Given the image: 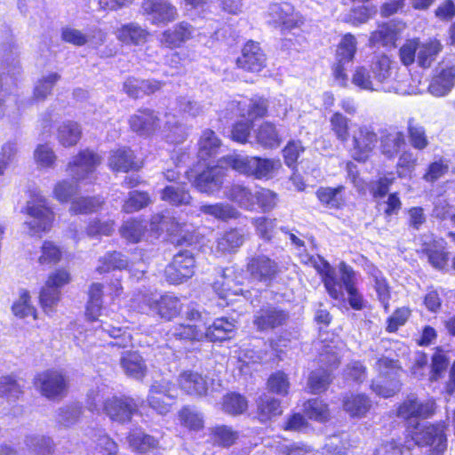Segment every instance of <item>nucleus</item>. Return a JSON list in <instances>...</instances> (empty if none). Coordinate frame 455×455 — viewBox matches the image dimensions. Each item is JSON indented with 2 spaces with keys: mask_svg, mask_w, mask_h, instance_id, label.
Returning <instances> with one entry per match:
<instances>
[{
  "mask_svg": "<svg viewBox=\"0 0 455 455\" xmlns=\"http://www.w3.org/2000/svg\"><path fill=\"white\" fill-rule=\"evenodd\" d=\"M180 387L188 395L202 396L206 395L210 380L202 374L186 371L179 376Z\"/></svg>",
  "mask_w": 455,
  "mask_h": 455,
  "instance_id": "4be33fe9",
  "label": "nucleus"
},
{
  "mask_svg": "<svg viewBox=\"0 0 455 455\" xmlns=\"http://www.w3.org/2000/svg\"><path fill=\"white\" fill-rule=\"evenodd\" d=\"M356 52L355 37L350 34L344 36L338 45L336 52V62L332 68L334 81L341 87H347L348 76L347 70L351 67L354 56Z\"/></svg>",
  "mask_w": 455,
  "mask_h": 455,
  "instance_id": "20e7f679",
  "label": "nucleus"
},
{
  "mask_svg": "<svg viewBox=\"0 0 455 455\" xmlns=\"http://www.w3.org/2000/svg\"><path fill=\"white\" fill-rule=\"evenodd\" d=\"M236 64L244 70L259 72L266 65V56L258 43L250 41L243 46Z\"/></svg>",
  "mask_w": 455,
  "mask_h": 455,
  "instance_id": "dca6fc26",
  "label": "nucleus"
},
{
  "mask_svg": "<svg viewBox=\"0 0 455 455\" xmlns=\"http://www.w3.org/2000/svg\"><path fill=\"white\" fill-rule=\"evenodd\" d=\"M199 210L201 212L220 220L236 219L240 214L235 208L228 204H203Z\"/></svg>",
  "mask_w": 455,
  "mask_h": 455,
  "instance_id": "8fccbe9b",
  "label": "nucleus"
},
{
  "mask_svg": "<svg viewBox=\"0 0 455 455\" xmlns=\"http://www.w3.org/2000/svg\"><path fill=\"white\" fill-rule=\"evenodd\" d=\"M244 242V233L242 229L233 228L225 232L217 242V249L222 252L236 251Z\"/></svg>",
  "mask_w": 455,
  "mask_h": 455,
  "instance_id": "c03bdc74",
  "label": "nucleus"
},
{
  "mask_svg": "<svg viewBox=\"0 0 455 455\" xmlns=\"http://www.w3.org/2000/svg\"><path fill=\"white\" fill-rule=\"evenodd\" d=\"M303 408L305 414L313 420L325 422L330 418L328 405L320 399L307 400Z\"/></svg>",
  "mask_w": 455,
  "mask_h": 455,
  "instance_id": "603ef678",
  "label": "nucleus"
},
{
  "mask_svg": "<svg viewBox=\"0 0 455 455\" xmlns=\"http://www.w3.org/2000/svg\"><path fill=\"white\" fill-rule=\"evenodd\" d=\"M149 33L137 23H129L122 26L116 31V37L126 44L139 45L144 44Z\"/></svg>",
  "mask_w": 455,
  "mask_h": 455,
  "instance_id": "f704fd0d",
  "label": "nucleus"
},
{
  "mask_svg": "<svg viewBox=\"0 0 455 455\" xmlns=\"http://www.w3.org/2000/svg\"><path fill=\"white\" fill-rule=\"evenodd\" d=\"M60 79V76L58 73H51L38 80L34 89V97L37 100H45Z\"/></svg>",
  "mask_w": 455,
  "mask_h": 455,
  "instance_id": "680f3d73",
  "label": "nucleus"
},
{
  "mask_svg": "<svg viewBox=\"0 0 455 455\" xmlns=\"http://www.w3.org/2000/svg\"><path fill=\"white\" fill-rule=\"evenodd\" d=\"M339 271L342 272V280L345 285V289L348 294V302L352 308L355 310H361L364 307V301L363 296L358 293L355 287V273L346 263L341 262L339 264Z\"/></svg>",
  "mask_w": 455,
  "mask_h": 455,
  "instance_id": "a878e982",
  "label": "nucleus"
},
{
  "mask_svg": "<svg viewBox=\"0 0 455 455\" xmlns=\"http://www.w3.org/2000/svg\"><path fill=\"white\" fill-rule=\"evenodd\" d=\"M82 415V407L74 403L64 406L58 411L57 420L64 427H70L76 424Z\"/></svg>",
  "mask_w": 455,
  "mask_h": 455,
  "instance_id": "0e129e2a",
  "label": "nucleus"
},
{
  "mask_svg": "<svg viewBox=\"0 0 455 455\" xmlns=\"http://www.w3.org/2000/svg\"><path fill=\"white\" fill-rule=\"evenodd\" d=\"M132 130L140 135H150L160 128V119L150 109H140L129 119Z\"/></svg>",
  "mask_w": 455,
  "mask_h": 455,
  "instance_id": "412c9836",
  "label": "nucleus"
},
{
  "mask_svg": "<svg viewBox=\"0 0 455 455\" xmlns=\"http://www.w3.org/2000/svg\"><path fill=\"white\" fill-rule=\"evenodd\" d=\"M165 124L163 129L164 136L168 141L174 144L183 142L187 138L185 127L179 124L176 117L172 115H165Z\"/></svg>",
  "mask_w": 455,
  "mask_h": 455,
  "instance_id": "09e8293b",
  "label": "nucleus"
},
{
  "mask_svg": "<svg viewBox=\"0 0 455 455\" xmlns=\"http://www.w3.org/2000/svg\"><path fill=\"white\" fill-rule=\"evenodd\" d=\"M224 176L223 166H208L196 177L194 184L200 192L212 194L220 188Z\"/></svg>",
  "mask_w": 455,
  "mask_h": 455,
  "instance_id": "a211bd4d",
  "label": "nucleus"
},
{
  "mask_svg": "<svg viewBox=\"0 0 455 455\" xmlns=\"http://www.w3.org/2000/svg\"><path fill=\"white\" fill-rule=\"evenodd\" d=\"M108 166L113 171L124 172L138 168L134 162L133 152L127 148H121L110 151Z\"/></svg>",
  "mask_w": 455,
  "mask_h": 455,
  "instance_id": "c756f323",
  "label": "nucleus"
},
{
  "mask_svg": "<svg viewBox=\"0 0 455 455\" xmlns=\"http://www.w3.org/2000/svg\"><path fill=\"white\" fill-rule=\"evenodd\" d=\"M195 28L187 22H180L172 28L164 31L160 44L168 48H177L192 37Z\"/></svg>",
  "mask_w": 455,
  "mask_h": 455,
  "instance_id": "5701e85b",
  "label": "nucleus"
},
{
  "mask_svg": "<svg viewBox=\"0 0 455 455\" xmlns=\"http://www.w3.org/2000/svg\"><path fill=\"white\" fill-rule=\"evenodd\" d=\"M371 72L374 76L376 86H380L384 91H390V87H386L384 84L391 79V60L386 55L377 57L371 64Z\"/></svg>",
  "mask_w": 455,
  "mask_h": 455,
  "instance_id": "58836bf2",
  "label": "nucleus"
},
{
  "mask_svg": "<svg viewBox=\"0 0 455 455\" xmlns=\"http://www.w3.org/2000/svg\"><path fill=\"white\" fill-rule=\"evenodd\" d=\"M407 132L412 148L418 150H423L428 146L425 128L417 124L413 118L408 120Z\"/></svg>",
  "mask_w": 455,
  "mask_h": 455,
  "instance_id": "864d4df0",
  "label": "nucleus"
},
{
  "mask_svg": "<svg viewBox=\"0 0 455 455\" xmlns=\"http://www.w3.org/2000/svg\"><path fill=\"white\" fill-rule=\"evenodd\" d=\"M3 58V72L0 73V118L4 113L5 98L13 92L18 76L20 74V66L16 52L11 49Z\"/></svg>",
  "mask_w": 455,
  "mask_h": 455,
  "instance_id": "39448f33",
  "label": "nucleus"
},
{
  "mask_svg": "<svg viewBox=\"0 0 455 455\" xmlns=\"http://www.w3.org/2000/svg\"><path fill=\"white\" fill-rule=\"evenodd\" d=\"M130 446L140 452H147L157 447L158 442L153 436L135 431L128 436Z\"/></svg>",
  "mask_w": 455,
  "mask_h": 455,
  "instance_id": "bf43d9fd",
  "label": "nucleus"
},
{
  "mask_svg": "<svg viewBox=\"0 0 455 455\" xmlns=\"http://www.w3.org/2000/svg\"><path fill=\"white\" fill-rule=\"evenodd\" d=\"M225 194L229 200L246 210H251L255 205L254 194L243 185L235 184L228 188Z\"/></svg>",
  "mask_w": 455,
  "mask_h": 455,
  "instance_id": "79ce46f5",
  "label": "nucleus"
},
{
  "mask_svg": "<svg viewBox=\"0 0 455 455\" xmlns=\"http://www.w3.org/2000/svg\"><path fill=\"white\" fill-rule=\"evenodd\" d=\"M247 271L254 280L269 283L279 273V266L269 257L259 254L249 259Z\"/></svg>",
  "mask_w": 455,
  "mask_h": 455,
  "instance_id": "ddd939ff",
  "label": "nucleus"
},
{
  "mask_svg": "<svg viewBox=\"0 0 455 455\" xmlns=\"http://www.w3.org/2000/svg\"><path fill=\"white\" fill-rule=\"evenodd\" d=\"M146 230V222L137 220H130L122 225L119 232L121 236L127 242L137 243L141 241Z\"/></svg>",
  "mask_w": 455,
  "mask_h": 455,
  "instance_id": "de8ad7c7",
  "label": "nucleus"
},
{
  "mask_svg": "<svg viewBox=\"0 0 455 455\" xmlns=\"http://www.w3.org/2000/svg\"><path fill=\"white\" fill-rule=\"evenodd\" d=\"M371 406V401L363 395H351L343 401V408L351 417H363Z\"/></svg>",
  "mask_w": 455,
  "mask_h": 455,
  "instance_id": "37998d69",
  "label": "nucleus"
},
{
  "mask_svg": "<svg viewBox=\"0 0 455 455\" xmlns=\"http://www.w3.org/2000/svg\"><path fill=\"white\" fill-rule=\"evenodd\" d=\"M127 267V258L119 251H112L106 253L99 259V266L96 270L102 274L115 269H124Z\"/></svg>",
  "mask_w": 455,
  "mask_h": 455,
  "instance_id": "49530a36",
  "label": "nucleus"
},
{
  "mask_svg": "<svg viewBox=\"0 0 455 455\" xmlns=\"http://www.w3.org/2000/svg\"><path fill=\"white\" fill-rule=\"evenodd\" d=\"M255 143L265 149L277 148L283 138L275 124L266 121L253 130Z\"/></svg>",
  "mask_w": 455,
  "mask_h": 455,
  "instance_id": "6ab92c4d",
  "label": "nucleus"
},
{
  "mask_svg": "<svg viewBox=\"0 0 455 455\" xmlns=\"http://www.w3.org/2000/svg\"><path fill=\"white\" fill-rule=\"evenodd\" d=\"M103 285L94 283L89 290V300L86 306V316L92 321H96L100 315L102 307Z\"/></svg>",
  "mask_w": 455,
  "mask_h": 455,
  "instance_id": "a18cd8bd",
  "label": "nucleus"
},
{
  "mask_svg": "<svg viewBox=\"0 0 455 455\" xmlns=\"http://www.w3.org/2000/svg\"><path fill=\"white\" fill-rule=\"evenodd\" d=\"M120 364L126 375L136 379H142L147 372V366L137 352H125L120 359Z\"/></svg>",
  "mask_w": 455,
  "mask_h": 455,
  "instance_id": "473e14b6",
  "label": "nucleus"
},
{
  "mask_svg": "<svg viewBox=\"0 0 455 455\" xmlns=\"http://www.w3.org/2000/svg\"><path fill=\"white\" fill-rule=\"evenodd\" d=\"M399 24L393 21L379 25L378 29L372 32L370 42L372 45L381 44L383 46L394 45L401 30Z\"/></svg>",
  "mask_w": 455,
  "mask_h": 455,
  "instance_id": "72a5a7b5",
  "label": "nucleus"
},
{
  "mask_svg": "<svg viewBox=\"0 0 455 455\" xmlns=\"http://www.w3.org/2000/svg\"><path fill=\"white\" fill-rule=\"evenodd\" d=\"M40 303L46 313L52 312L60 299V291L46 282L40 292Z\"/></svg>",
  "mask_w": 455,
  "mask_h": 455,
  "instance_id": "69168bd1",
  "label": "nucleus"
},
{
  "mask_svg": "<svg viewBox=\"0 0 455 455\" xmlns=\"http://www.w3.org/2000/svg\"><path fill=\"white\" fill-rule=\"evenodd\" d=\"M248 408V403L244 396L237 393L226 395L222 400V410L230 415L243 413Z\"/></svg>",
  "mask_w": 455,
  "mask_h": 455,
  "instance_id": "5fc2aeb1",
  "label": "nucleus"
},
{
  "mask_svg": "<svg viewBox=\"0 0 455 455\" xmlns=\"http://www.w3.org/2000/svg\"><path fill=\"white\" fill-rule=\"evenodd\" d=\"M197 146L198 157L201 160H206L220 152L221 141L212 130L205 129L198 140Z\"/></svg>",
  "mask_w": 455,
  "mask_h": 455,
  "instance_id": "7c9ffc66",
  "label": "nucleus"
},
{
  "mask_svg": "<svg viewBox=\"0 0 455 455\" xmlns=\"http://www.w3.org/2000/svg\"><path fill=\"white\" fill-rule=\"evenodd\" d=\"M205 331L204 338L212 342L223 341L233 337L235 331L234 321H228L227 318H218L212 324L206 325L204 323Z\"/></svg>",
  "mask_w": 455,
  "mask_h": 455,
  "instance_id": "393cba45",
  "label": "nucleus"
},
{
  "mask_svg": "<svg viewBox=\"0 0 455 455\" xmlns=\"http://www.w3.org/2000/svg\"><path fill=\"white\" fill-rule=\"evenodd\" d=\"M195 267L192 253L180 251L174 255L172 261L165 267L166 280L172 284L181 283L193 276Z\"/></svg>",
  "mask_w": 455,
  "mask_h": 455,
  "instance_id": "6e6552de",
  "label": "nucleus"
},
{
  "mask_svg": "<svg viewBox=\"0 0 455 455\" xmlns=\"http://www.w3.org/2000/svg\"><path fill=\"white\" fill-rule=\"evenodd\" d=\"M435 403L433 399L424 401L417 397L409 396L398 408L397 416L412 424L413 420L422 418L427 419L434 414Z\"/></svg>",
  "mask_w": 455,
  "mask_h": 455,
  "instance_id": "f8f14e48",
  "label": "nucleus"
},
{
  "mask_svg": "<svg viewBox=\"0 0 455 455\" xmlns=\"http://www.w3.org/2000/svg\"><path fill=\"white\" fill-rule=\"evenodd\" d=\"M343 186H339L336 188H320L316 191L317 198L320 202L329 208H339L342 203V191Z\"/></svg>",
  "mask_w": 455,
  "mask_h": 455,
  "instance_id": "6e6d98bb",
  "label": "nucleus"
},
{
  "mask_svg": "<svg viewBox=\"0 0 455 455\" xmlns=\"http://www.w3.org/2000/svg\"><path fill=\"white\" fill-rule=\"evenodd\" d=\"M449 365V358L447 353L443 349L436 347L431 363V371L429 379L436 381L443 376Z\"/></svg>",
  "mask_w": 455,
  "mask_h": 455,
  "instance_id": "4d7b16f0",
  "label": "nucleus"
},
{
  "mask_svg": "<svg viewBox=\"0 0 455 455\" xmlns=\"http://www.w3.org/2000/svg\"><path fill=\"white\" fill-rule=\"evenodd\" d=\"M252 224L258 235L266 241H270L276 231V220L267 217L252 219Z\"/></svg>",
  "mask_w": 455,
  "mask_h": 455,
  "instance_id": "338daca9",
  "label": "nucleus"
},
{
  "mask_svg": "<svg viewBox=\"0 0 455 455\" xmlns=\"http://www.w3.org/2000/svg\"><path fill=\"white\" fill-rule=\"evenodd\" d=\"M454 83L455 68H447L433 77L428 86V90L431 94L436 97H441L447 94L451 90Z\"/></svg>",
  "mask_w": 455,
  "mask_h": 455,
  "instance_id": "2f4dec72",
  "label": "nucleus"
},
{
  "mask_svg": "<svg viewBox=\"0 0 455 455\" xmlns=\"http://www.w3.org/2000/svg\"><path fill=\"white\" fill-rule=\"evenodd\" d=\"M160 198L173 206L188 205L192 200L186 184L183 183L166 186L160 191Z\"/></svg>",
  "mask_w": 455,
  "mask_h": 455,
  "instance_id": "c85d7f7f",
  "label": "nucleus"
},
{
  "mask_svg": "<svg viewBox=\"0 0 455 455\" xmlns=\"http://www.w3.org/2000/svg\"><path fill=\"white\" fill-rule=\"evenodd\" d=\"M177 397L175 385L167 379L155 381L149 389L148 402L159 414H166Z\"/></svg>",
  "mask_w": 455,
  "mask_h": 455,
  "instance_id": "423d86ee",
  "label": "nucleus"
},
{
  "mask_svg": "<svg viewBox=\"0 0 455 455\" xmlns=\"http://www.w3.org/2000/svg\"><path fill=\"white\" fill-rule=\"evenodd\" d=\"M148 306L152 312L165 320H172L181 312L180 300L172 295H163L157 299H149Z\"/></svg>",
  "mask_w": 455,
  "mask_h": 455,
  "instance_id": "b1692460",
  "label": "nucleus"
},
{
  "mask_svg": "<svg viewBox=\"0 0 455 455\" xmlns=\"http://www.w3.org/2000/svg\"><path fill=\"white\" fill-rule=\"evenodd\" d=\"M280 401L268 395H262L257 400V416L260 422H267L282 413Z\"/></svg>",
  "mask_w": 455,
  "mask_h": 455,
  "instance_id": "4c0bfd02",
  "label": "nucleus"
},
{
  "mask_svg": "<svg viewBox=\"0 0 455 455\" xmlns=\"http://www.w3.org/2000/svg\"><path fill=\"white\" fill-rule=\"evenodd\" d=\"M352 84L361 90L380 91V86H376L374 79H371L370 72L364 67H357L352 76Z\"/></svg>",
  "mask_w": 455,
  "mask_h": 455,
  "instance_id": "e2e57ef3",
  "label": "nucleus"
},
{
  "mask_svg": "<svg viewBox=\"0 0 455 455\" xmlns=\"http://www.w3.org/2000/svg\"><path fill=\"white\" fill-rule=\"evenodd\" d=\"M331 380L330 371L321 367L310 373L307 380V387L311 393L320 394L328 388Z\"/></svg>",
  "mask_w": 455,
  "mask_h": 455,
  "instance_id": "3c124183",
  "label": "nucleus"
},
{
  "mask_svg": "<svg viewBox=\"0 0 455 455\" xmlns=\"http://www.w3.org/2000/svg\"><path fill=\"white\" fill-rule=\"evenodd\" d=\"M170 339L179 340H197L204 338V324H179L173 326L168 332Z\"/></svg>",
  "mask_w": 455,
  "mask_h": 455,
  "instance_id": "ea45409f",
  "label": "nucleus"
},
{
  "mask_svg": "<svg viewBox=\"0 0 455 455\" xmlns=\"http://www.w3.org/2000/svg\"><path fill=\"white\" fill-rule=\"evenodd\" d=\"M137 411V403L129 396L112 395L104 400L103 412L112 421L122 424L129 422Z\"/></svg>",
  "mask_w": 455,
  "mask_h": 455,
  "instance_id": "0eeeda50",
  "label": "nucleus"
},
{
  "mask_svg": "<svg viewBox=\"0 0 455 455\" xmlns=\"http://www.w3.org/2000/svg\"><path fill=\"white\" fill-rule=\"evenodd\" d=\"M411 436L419 446H429L433 455H441L446 450V436L443 424L430 425L417 423Z\"/></svg>",
  "mask_w": 455,
  "mask_h": 455,
  "instance_id": "f03ea898",
  "label": "nucleus"
},
{
  "mask_svg": "<svg viewBox=\"0 0 455 455\" xmlns=\"http://www.w3.org/2000/svg\"><path fill=\"white\" fill-rule=\"evenodd\" d=\"M225 162L232 169L256 179H271L282 168L278 158H261L256 156H228Z\"/></svg>",
  "mask_w": 455,
  "mask_h": 455,
  "instance_id": "f257e3e1",
  "label": "nucleus"
},
{
  "mask_svg": "<svg viewBox=\"0 0 455 455\" xmlns=\"http://www.w3.org/2000/svg\"><path fill=\"white\" fill-rule=\"evenodd\" d=\"M422 252L427 257L429 264L435 269L441 270L448 263V252L443 240L425 242L422 245Z\"/></svg>",
  "mask_w": 455,
  "mask_h": 455,
  "instance_id": "bb28decb",
  "label": "nucleus"
},
{
  "mask_svg": "<svg viewBox=\"0 0 455 455\" xmlns=\"http://www.w3.org/2000/svg\"><path fill=\"white\" fill-rule=\"evenodd\" d=\"M288 319V312L274 306H267L255 313L253 324L258 331H265L285 324Z\"/></svg>",
  "mask_w": 455,
  "mask_h": 455,
  "instance_id": "4468645a",
  "label": "nucleus"
},
{
  "mask_svg": "<svg viewBox=\"0 0 455 455\" xmlns=\"http://www.w3.org/2000/svg\"><path fill=\"white\" fill-rule=\"evenodd\" d=\"M348 122L349 120L339 112L334 113L330 119L331 130L341 142L348 140Z\"/></svg>",
  "mask_w": 455,
  "mask_h": 455,
  "instance_id": "774afa93",
  "label": "nucleus"
},
{
  "mask_svg": "<svg viewBox=\"0 0 455 455\" xmlns=\"http://www.w3.org/2000/svg\"><path fill=\"white\" fill-rule=\"evenodd\" d=\"M27 212L30 220L25 221L24 225L30 235H39L42 232L50 230L54 216L44 197L40 196L28 202Z\"/></svg>",
  "mask_w": 455,
  "mask_h": 455,
  "instance_id": "7ed1b4c3",
  "label": "nucleus"
},
{
  "mask_svg": "<svg viewBox=\"0 0 455 455\" xmlns=\"http://www.w3.org/2000/svg\"><path fill=\"white\" fill-rule=\"evenodd\" d=\"M404 145L405 137L401 131L394 129L381 134L380 151L387 158H395Z\"/></svg>",
  "mask_w": 455,
  "mask_h": 455,
  "instance_id": "cd10ccee",
  "label": "nucleus"
},
{
  "mask_svg": "<svg viewBox=\"0 0 455 455\" xmlns=\"http://www.w3.org/2000/svg\"><path fill=\"white\" fill-rule=\"evenodd\" d=\"M377 134L368 126L362 125L353 133L351 154L355 160L364 162L374 149Z\"/></svg>",
  "mask_w": 455,
  "mask_h": 455,
  "instance_id": "9b49d317",
  "label": "nucleus"
},
{
  "mask_svg": "<svg viewBox=\"0 0 455 455\" xmlns=\"http://www.w3.org/2000/svg\"><path fill=\"white\" fill-rule=\"evenodd\" d=\"M100 164V157L88 149L79 152L68 165V170L76 180H84Z\"/></svg>",
  "mask_w": 455,
  "mask_h": 455,
  "instance_id": "2eb2a0df",
  "label": "nucleus"
},
{
  "mask_svg": "<svg viewBox=\"0 0 455 455\" xmlns=\"http://www.w3.org/2000/svg\"><path fill=\"white\" fill-rule=\"evenodd\" d=\"M371 276L374 280V287L378 295V299L383 305L386 312L389 309V299H390V290L387 282L382 273L374 268L371 272Z\"/></svg>",
  "mask_w": 455,
  "mask_h": 455,
  "instance_id": "13d9d810",
  "label": "nucleus"
},
{
  "mask_svg": "<svg viewBox=\"0 0 455 455\" xmlns=\"http://www.w3.org/2000/svg\"><path fill=\"white\" fill-rule=\"evenodd\" d=\"M442 49V44L436 39L426 42L419 40L417 63L422 68H429Z\"/></svg>",
  "mask_w": 455,
  "mask_h": 455,
  "instance_id": "e433bc0d",
  "label": "nucleus"
},
{
  "mask_svg": "<svg viewBox=\"0 0 455 455\" xmlns=\"http://www.w3.org/2000/svg\"><path fill=\"white\" fill-rule=\"evenodd\" d=\"M82 136L80 125L73 121H66L58 126L56 138L64 148L76 146Z\"/></svg>",
  "mask_w": 455,
  "mask_h": 455,
  "instance_id": "c9c22d12",
  "label": "nucleus"
},
{
  "mask_svg": "<svg viewBox=\"0 0 455 455\" xmlns=\"http://www.w3.org/2000/svg\"><path fill=\"white\" fill-rule=\"evenodd\" d=\"M35 385L40 389L42 395L50 399L63 396L68 388L65 376L57 371H46L39 374Z\"/></svg>",
  "mask_w": 455,
  "mask_h": 455,
  "instance_id": "9d476101",
  "label": "nucleus"
},
{
  "mask_svg": "<svg viewBox=\"0 0 455 455\" xmlns=\"http://www.w3.org/2000/svg\"><path fill=\"white\" fill-rule=\"evenodd\" d=\"M269 16L275 23L281 24L288 29L297 28L303 23L300 15L294 12L293 6L289 3L271 4Z\"/></svg>",
  "mask_w": 455,
  "mask_h": 455,
  "instance_id": "aec40b11",
  "label": "nucleus"
},
{
  "mask_svg": "<svg viewBox=\"0 0 455 455\" xmlns=\"http://www.w3.org/2000/svg\"><path fill=\"white\" fill-rule=\"evenodd\" d=\"M211 432L213 441L223 447L233 445L238 438V433L225 425L212 427Z\"/></svg>",
  "mask_w": 455,
  "mask_h": 455,
  "instance_id": "052dcab7",
  "label": "nucleus"
},
{
  "mask_svg": "<svg viewBox=\"0 0 455 455\" xmlns=\"http://www.w3.org/2000/svg\"><path fill=\"white\" fill-rule=\"evenodd\" d=\"M141 10L147 20L155 25H166L178 17L176 7L168 0H144Z\"/></svg>",
  "mask_w": 455,
  "mask_h": 455,
  "instance_id": "1a4fd4ad",
  "label": "nucleus"
},
{
  "mask_svg": "<svg viewBox=\"0 0 455 455\" xmlns=\"http://www.w3.org/2000/svg\"><path fill=\"white\" fill-rule=\"evenodd\" d=\"M95 334L104 339L105 336L114 340L109 343L112 347H128L132 346V335L127 329L116 326L112 322L100 320L99 324L94 326Z\"/></svg>",
  "mask_w": 455,
  "mask_h": 455,
  "instance_id": "f3484780",
  "label": "nucleus"
},
{
  "mask_svg": "<svg viewBox=\"0 0 455 455\" xmlns=\"http://www.w3.org/2000/svg\"><path fill=\"white\" fill-rule=\"evenodd\" d=\"M24 443L30 455H52L53 452V442L49 436L28 435L25 437Z\"/></svg>",
  "mask_w": 455,
  "mask_h": 455,
  "instance_id": "a19ab883",
  "label": "nucleus"
}]
</instances>
